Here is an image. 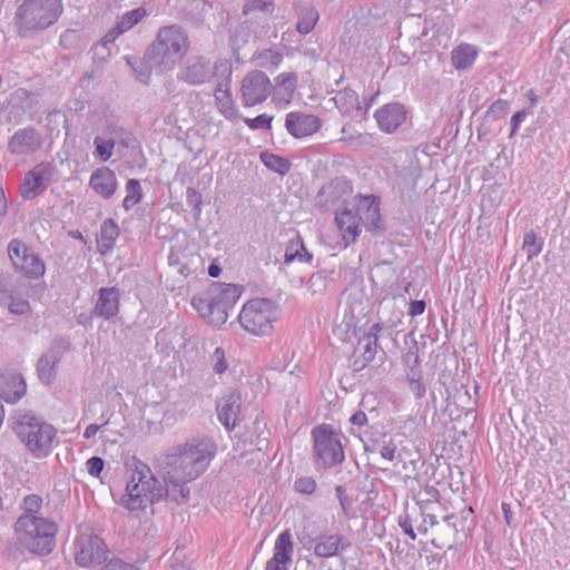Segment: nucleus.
Instances as JSON below:
<instances>
[{"instance_id": "obj_1", "label": "nucleus", "mask_w": 570, "mask_h": 570, "mask_svg": "<svg viewBox=\"0 0 570 570\" xmlns=\"http://www.w3.org/2000/svg\"><path fill=\"white\" fill-rule=\"evenodd\" d=\"M217 446L210 439H200L163 454L158 460V472L171 490V502L180 505L188 502V483L200 476L215 458Z\"/></svg>"}, {"instance_id": "obj_2", "label": "nucleus", "mask_w": 570, "mask_h": 570, "mask_svg": "<svg viewBox=\"0 0 570 570\" xmlns=\"http://www.w3.org/2000/svg\"><path fill=\"white\" fill-rule=\"evenodd\" d=\"M129 466L131 474L120 499V504L126 510L139 513L163 500L171 502L170 488L156 478L148 464L132 458Z\"/></svg>"}, {"instance_id": "obj_3", "label": "nucleus", "mask_w": 570, "mask_h": 570, "mask_svg": "<svg viewBox=\"0 0 570 570\" xmlns=\"http://www.w3.org/2000/svg\"><path fill=\"white\" fill-rule=\"evenodd\" d=\"M335 222L345 246L356 242L361 233V225L372 233L384 230L380 203L374 195H358L355 212L350 208L336 212Z\"/></svg>"}, {"instance_id": "obj_4", "label": "nucleus", "mask_w": 570, "mask_h": 570, "mask_svg": "<svg viewBox=\"0 0 570 570\" xmlns=\"http://www.w3.org/2000/svg\"><path fill=\"white\" fill-rule=\"evenodd\" d=\"M189 49V38L179 24L164 26L158 29L155 40L146 49V59L159 71H170Z\"/></svg>"}, {"instance_id": "obj_5", "label": "nucleus", "mask_w": 570, "mask_h": 570, "mask_svg": "<svg viewBox=\"0 0 570 570\" xmlns=\"http://www.w3.org/2000/svg\"><path fill=\"white\" fill-rule=\"evenodd\" d=\"M12 429L35 458L47 456L52 449L56 429L30 412L18 411L11 417Z\"/></svg>"}, {"instance_id": "obj_6", "label": "nucleus", "mask_w": 570, "mask_h": 570, "mask_svg": "<svg viewBox=\"0 0 570 570\" xmlns=\"http://www.w3.org/2000/svg\"><path fill=\"white\" fill-rule=\"evenodd\" d=\"M14 530L19 543L32 553L47 556L56 546L58 525L42 517L21 514Z\"/></svg>"}, {"instance_id": "obj_7", "label": "nucleus", "mask_w": 570, "mask_h": 570, "mask_svg": "<svg viewBox=\"0 0 570 570\" xmlns=\"http://www.w3.org/2000/svg\"><path fill=\"white\" fill-rule=\"evenodd\" d=\"M61 0H23L16 13V24L21 37L52 26L62 13Z\"/></svg>"}, {"instance_id": "obj_8", "label": "nucleus", "mask_w": 570, "mask_h": 570, "mask_svg": "<svg viewBox=\"0 0 570 570\" xmlns=\"http://www.w3.org/2000/svg\"><path fill=\"white\" fill-rule=\"evenodd\" d=\"M313 458L315 465L331 469L345 460V453L338 434L328 424H321L312 430Z\"/></svg>"}, {"instance_id": "obj_9", "label": "nucleus", "mask_w": 570, "mask_h": 570, "mask_svg": "<svg viewBox=\"0 0 570 570\" xmlns=\"http://www.w3.org/2000/svg\"><path fill=\"white\" fill-rule=\"evenodd\" d=\"M277 320V306L268 298H254L244 304L238 321L248 333L257 336L267 335Z\"/></svg>"}, {"instance_id": "obj_10", "label": "nucleus", "mask_w": 570, "mask_h": 570, "mask_svg": "<svg viewBox=\"0 0 570 570\" xmlns=\"http://www.w3.org/2000/svg\"><path fill=\"white\" fill-rule=\"evenodd\" d=\"M8 256L14 271L26 278L39 279L46 273V264L42 258L19 238H12L9 242Z\"/></svg>"}, {"instance_id": "obj_11", "label": "nucleus", "mask_w": 570, "mask_h": 570, "mask_svg": "<svg viewBox=\"0 0 570 570\" xmlns=\"http://www.w3.org/2000/svg\"><path fill=\"white\" fill-rule=\"evenodd\" d=\"M216 70L218 71L219 79L217 80L214 90L215 105L217 110L228 120L235 121L239 118L238 108L232 96V63L228 59H217Z\"/></svg>"}, {"instance_id": "obj_12", "label": "nucleus", "mask_w": 570, "mask_h": 570, "mask_svg": "<svg viewBox=\"0 0 570 570\" xmlns=\"http://www.w3.org/2000/svg\"><path fill=\"white\" fill-rule=\"evenodd\" d=\"M108 547L90 530L81 532L75 541V561L81 568L100 564L107 559Z\"/></svg>"}, {"instance_id": "obj_13", "label": "nucleus", "mask_w": 570, "mask_h": 570, "mask_svg": "<svg viewBox=\"0 0 570 570\" xmlns=\"http://www.w3.org/2000/svg\"><path fill=\"white\" fill-rule=\"evenodd\" d=\"M208 293L212 298L214 325H223L228 318L229 309L239 299L242 287L235 284L213 282L208 287Z\"/></svg>"}, {"instance_id": "obj_14", "label": "nucleus", "mask_w": 570, "mask_h": 570, "mask_svg": "<svg viewBox=\"0 0 570 570\" xmlns=\"http://www.w3.org/2000/svg\"><path fill=\"white\" fill-rule=\"evenodd\" d=\"M0 306L14 315H27L31 312V305L21 291V284L9 273H0Z\"/></svg>"}, {"instance_id": "obj_15", "label": "nucleus", "mask_w": 570, "mask_h": 570, "mask_svg": "<svg viewBox=\"0 0 570 570\" xmlns=\"http://www.w3.org/2000/svg\"><path fill=\"white\" fill-rule=\"evenodd\" d=\"M273 83L265 72L253 70L242 81L240 96L245 107H254L263 104L271 95Z\"/></svg>"}, {"instance_id": "obj_16", "label": "nucleus", "mask_w": 570, "mask_h": 570, "mask_svg": "<svg viewBox=\"0 0 570 570\" xmlns=\"http://www.w3.org/2000/svg\"><path fill=\"white\" fill-rule=\"evenodd\" d=\"M219 79L216 70V61H212L203 56H190L186 59L178 72V79L190 85L199 86L208 82L212 78Z\"/></svg>"}, {"instance_id": "obj_17", "label": "nucleus", "mask_w": 570, "mask_h": 570, "mask_svg": "<svg viewBox=\"0 0 570 570\" xmlns=\"http://www.w3.org/2000/svg\"><path fill=\"white\" fill-rule=\"evenodd\" d=\"M55 174V166L49 161L36 165L24 176L20 186V194L24 199H32L42 194L51 184Z\"/></svg>"}, {"instance_id": "obj_18", "label": "nucleus", "mask_w": 570, "mask_h": 570, "mask_svg": "<svg viewBox=\"0 0 570 570\" xmlns=\"http://www.w3.org/2000/svg\"><path fill=\"white\" fill-rule=\"evenodd\" d=\"M70 342L67 338H56L49 350L43 353L37 363V373L39 380L49 385L56 377V366L63 354L69 350Z\"/></svg>"}, {"instance_id": "obj_19", "label": "nucleus", "mask_w": 570, "mask_h": 570, "mask_svg": "<svg viewBox=\"0 0 570 570\" xmlns=\"http://www.w3.org/2000/svg\"><path fill=\"white\" fill-rule=\"evenodd\" d=\"M42 146V137L33 127L18 129L8 141V151L14 156H29Z\"/></svg>"}, {"instance_id": "obj_20", "label": "nucleus", "mask_w": 570, "mask_h": 570, "mask_svg": "<svg viewBox=\"0 0 570 570\" xmlns=\"http://www.w3.org/2000/svg\"><path fill=\"white\" fill-rule=\"evenodd\" d=\"M242 403L243 399L240 392L232 390L224 394L216 404L218 420L228 432L233 431L236 426Z\"/></svg>"}, {"instance_id": "obj_21", "label": "nucleus", "mask_w": 570, "mask_h": 570, "mask_svg": "<svg viewBox=\"0 0 570 570\" xmlns=\"http://www.w3.org/2000/svg\"><path fill=\"white\" fill-rule=\"evenodd\" d=\"M104 138L96 137L94 140L96 147V155L102 160L107 161L111 158L115 145L117 141L128 146L129 132L122 127L109 125L104 130Z\"/></svg>"}, {"instance_id": "obj_22", "label": "nucleus", "mask_w": 570, "mask_h": 570, "mask_svg": "<svg viewBox=\"0 0 570 570\" xmlns=\"http://www.w3.org/2000/svg\"><path fill=\"white\" fill-rule=\"evenodd\" d=\"M294 546L289 530H285L277 537L274 546V554L267 561L265 570H289Z\"/></svg>"}, {"instance_id": "obj_23", "label": "nucleus", "mask_w": 570, "mask_h": 570, "mask_svg": "<svg viewBox=\"0 0 570 570\" xmlns=\"http://www.w3.org/2000/svg\"><path fill=\"white\" fill-rule=\"evenodd\" d=\"M374 118L382 131L392 134L405 121L406 110L400 102H390L379 108Z\"/></svg>"}, {"instance_id": "obj_24", "label": "nucleus", "mask_w": 570, "mask_h": 570, "mask_svg": "<svg viewBox=\"0 0 570 570\" xmlns=\"http://www.w3.org/2000/svg\"><path fill=\"white\" fill-rule=\"evenodd\" d=\"M285 127L293 137L303 138L321 128V119L314 115L289 112L285 119Z\"/></svg>"}, {"instance_id": "obj_25", "label": "nucleus", "mask_w": 570, "mask_h": 570, "mask_svg": "<svg viewBox=\"0 0 570 570\" xmlns=\"http://www.w3.org/2000/svg\"><path fill=\"white\" fill-rule=\"evenodd\" d=\"M147 17V10L144 7H138L134 10L125 12L118 18L115 27H112L101 39V46L107 47L114 43L117 38L138 24L144 18Z\"/></svg>"}, {"instance_id": "obj_26", "label": "nucleus", "mask_w": 570, "mask_h": 570, "mask_svg": "<svg viewBox=\"0 0 570 570\" xmlns=\"http://www.w3.org/2000/svg\"><path fill=\"white\" fill-rule=\"evenodd\" d=\"M350 547L351 542L343 534H322L315 539L314 553L320 558H332L338 556Z\"/></svg>"}, {"instance_id": "obj_27", "label": "nucleus", "mask_w": 570, "mask_h": 570, "mask_svg": "<svg viewBox=\"0 0 570 570\" xmlns=\"http://www.w3.org/2000/svg\"><path fill=\"white\" fill-rule=\"evenodd\" d=\"M119 292L115 287H102L99 289V297L92 314L105 320L114 317L118 313Z\"/></svg>"}, {"instance_id": "obj_28", "label": "nucleus", "mask_w": 570, "mask_h": 570, "mask_svg": "<svg viewBox=\"0 0 570 570\" xmlns=\"http://www.w3.org/2000/svg\"><path fill=\"white\" fill-rule=\"evenodd\" d=\"M352 193L351 184L343 178H336L324 185L317 194V199L324 205H335Z\"/></svg>"}, {"instance_id": "obj_29", "label": "nucleus", "mask_w": 570, "mask_h": 570, "mask_svg": "<svg viewBox=\"0 0 570 570\" xmlns=\"http://www.w3.org/2000/svg\"><path fill=\"white\" fill-rule=\"evenodd\" d=\"M298 77L295 72H282L274 79L273 100L289 104L297 87Z\"/></svg>"}, {"instance_id": "obj_30", "label": "nucleus", "mask_w": 570, "mask_h": 570, "mask_svg": "<svg viewBox=\"0 0 570 570\" xmlns=\"http://www.w3.org/2000/svg\"><path fill=\"white\" fill-rule=\"evenodd\" d=\"M27 391V384L21 375H8L0 374V399H3L7 403L18 402Z\"/></svg>"}, {"instance_id": "obj_31", "label": "nucleus", "mask_w": 570, "mask_h": 570, "mask_svg": "<svg viewBox=\"0 0 570 570\" xmlns=\"http://www.w3.org/2000/svg\"><path fill=\"white\" fill-rule=\"evenodd\" d=\"M90 186L104 198H110L115 194L117 187L116 175L108 168L97 169L91 174Z\"/></svg>"}, {"instance_id": "obj_32", "label": "nucleus", "mask_w": 570, "mask_h": 570, "mask_svg": "<svg viewBox=\"0 0 570 570\" xmlns=\"http://www.w3.org/2000/svg\"><path fill=\"white\" fill-rule=\"evenodd\" d=\"M178 8L185 21L200 26L205 21L208 6L205 0H178Z\"/></svg>"}, {"instance_id": "obj_33", "label": "nucleus", "mask_w": 570, "mask_h": 570, "mask_svg": "<svg viewBox=\"0 0 570 570\" xmlns=\"http://www.w3.org/2000/svg\"><path fill=\"white\" fill-rule=\"evenodd\" d=\"M377 338L361 337L355 348V357L353 360V368L355 371L363 370L371 363L377 353Z\"/></svg>"}, {"instance_id": "obj_34", "label": "nucleus", "mask_w": 570, "mask_h": 570, "mask_svg": "<svg viewBox=\"0 0 570 570\" xmlns=\"http://www.w3.org/2000/svg\"><path fill=\"white\" fill-rule=\"evenodd\" d=\"M478 57V49L470 43H461L451 51L452 66L458 70L470 68Z\"/></svg>"}, {"instance_id": "obj_35", "label": "nucleus", "mask_w": 570, "mask_h": 570, "mask_svg": "<svg viewBox=\"0 0 570 570\" xmlns=\"http://www.w3.org/2000/svg\"><path fill=\"white\" fill-rule=\"evenodd\" d=\"M119 236L118 225L111 219H106L100 226V233L97 237L98 248L101 254L110 250L117 237Z\"/></svg>"}, {"instance_id": "obj_36", "label": "nucleus", "mask_w": 570, "mask_h": 570, "mask_svg": "<svg viewBox=\"0 0 570 570\" xmlns=\"http://www.w3.org/2000/svg\"><path fill=\"white\" fill-rule=\"evenodd\" d=\"M125 60L127 65L131 68L137 80H139L141 83L147 85L151 77L153 67L155 66L151 61L146 59V53L144 55L142 58L135 55H128L125 56Z\"/></svg>"}, {"instance_id": "obj_37", "label": "nucleus", "mask_w": 570, "mask_h": 570, "mask_svg": "<svg viewBox=\"0 0 570 570\" xmlns=\"http://www.w3.org/2000/svg\"><path fill=\"white\" fill-rule=\"evenodd\" d=\"M297 12V22L296 30L301 35L309 33L320 19L318 11L312 6H299L296 10Z\"/></svg>"}, {"instance_id": "obj_38", "label": "nucleus", "mask_w": 570, "mask_h": 570, "mask_svg": "<svg viewBox=\"0 0 570 570\" xmlns=\"http://www.w3.org/2000/svg\"><path fill=\"white\" fill-rule=\"evenodd\" d=\"M335 106L344 115H350L360 109L358 95L351 88L338 90L333 97Z\"/></svg>"}, {"instance_id": "obj_39", "label": "nucleus", "mask_w": 570, "mask_h": 570, "mask_svg": "<svg viewBox=\"0 0 570 570\" xmlns=\"http://www.w3.org/2000/svg\"><path fill=\"white\" fill-rule=\"evenodd\" d=\"M274 11L273 0H246L243 6V14L259 18L269 16Z\"/></svg>"}, {"instance_id": "obj_40", "label": "nucleus", "mask_w": 570, "mask_h": 570, "mask_svg": "<svg viewBox=\"0 0 570 570\" xmlns=\"http://www.w3.org/2000/svg\"><path fill=\"white\" fill-rule=\"evenodd\" d=\"M256 65L267 70H274L278 68L283 61V53L274 49H265L255 56Z\"/></svg>"}, {"instance_id": "obj_41", "label": "nucleus", "mask_w": 570, "mask_h": 570, "mask_svg": "<svg viewBox=\"0 0 570 570\" xmlns=\"http://www.w3.org/2000/svg\"><path fill=\"white\" fill-rule=\"evenodd\" d=\"M261 160L268 169L279 175H285L291 169L289 160L275 154L264 151L261 154Z\"/></svg>"}, {"instance_id": "obj_42", "label": "nucleus", "mask_w": 570, "mask_h": 570, "mask_svg": "<svg viewBox=\"0 0 570 570\" xmlns=\"http://www.w3.org/2000/svg\"><path fill=\"white\" fill-rule=\"evenodd\" d=\"M191 306L198 312V314L203 318H205L209 324L214 325V312L210 294L208 292L206 296H194L191 299Z\"/></svg>"}, {"instance_id": "obj_43", "label": "nucleus", "mask_w": 570, "mask_h": 570, "mask_svg": "<svg viewBox=\"0 0 570 570\" xmlns=\"http://www.w3.org/2000/svg\"><path fill=\"white\" fill-rule=\"evenodd\" d=\"M127 196L122 200L126 210L132 208L142 198L141 186L138 179H129L126 184Z\"/></svg>"}, {"instance_id": "obj_44", "label": "nucleus", "mask_w": 570, "mask_h": 570, "mask_svg": "<svg viewBox=\"0 0 570 570\" xmlns=\"http://www.w3.org/2000/svg\"><path fill=\"white\" fill-rule=\"evenodd\" d=\"M406 382L410 391L414 394L415 399L420 400L424 397L426 393V386L422 381V374L420 370L411 368L406 373Z\"/></svg>"}, {"instance_id": "obj_45", "label": "nucleus", "mask_w": 570, "mask_h": 570, "mask_svg": "<svg viewBox=\"0 0 570 570\" xmlns=\"http://www.w3.org/2000/svg\"><path fill=\"white\" fill-rule=\"evenodd\" d=\"M543 247L542 240H538L537 233L534 230H529L524 234L522 248L527 252L528 261H531L533 257L538 256Z\"/></svg>"}, {"instance_id": "obj_46", "label": "nucleus", "mask_w": 570, "mask_h": 570, "mask_svg": "<svg viewBox=\"0 0 570 570\" xmlns=\"http://www.w3.org/2000/svg\"><path fill=\"white\" fill-rule=\"evenodd\" d=\"M397 449L399 443L391 435L384 434L379 450L381 456L387 461H393L396 458Z\"/></svg>"}, {"instance_id": "obj_47", "label": "nucleus", "mask_w": 570, "mask_h": 570, "mask_svg": "<svg viewBox=\"0 0 570 570\" xmlns=\"http://www.w3.org/2000/svg\"><path fill=\"white\" fill-rule=\"evenodd\" d=\"M298 250L305 252V245L303 243V239L299 236H296L295 238L291 239L285 248V263L289 264L294 261H296Z\"/></svg>"}, {"instance_id": "obj_48", "label": "nucleus", "mask_w": 570, "mask_h": 570, "mask_svg": "<svg viewBox=\"0 0 570 570\" xmlns=\"http://www.w3.org/2000/svg\"><path fill=\"white\" fill-rule=\"evenodd\" d=\"M186 203L193 208L195 216L198 217L202 213V194L194 187H188L186 189Z\"/></svg>"}, {"instance_id": "obj_49", "label": "nucleus", "mask_w": 570, "mask_h": 570, "mask_svg": "<svg viewBox=\"0 0 570 570\" xmlns=\"http://www.w3.org/2000/svg\"><path fill=\"white\" fill-rule=\"evenodd\" d=\"M23 514L37 515L42 507V498L37 494H29L23 499Z\"/></svg>"}, {"instance_id": "obj_50", "label": "nucleus", "mask_w": 570, "mask_h": 570, "mask_svg": "<svg viewBox=\"0 0 570 570\" xmlns=\"http://www.w3.org/2000/svg\"><path fill=\"white\" fill-rule=\"evenodd\" d=\"M294 489L302 494H312L316 490V481L311 476L298 478L294 482Z\"/></svg>"}, {"instance_id": "obj_51", "label": "nucleus", "mask_w": 570, "mask_h": 570, "mask_svg": "<svg viewBox=\"0 0 570 570\" xmlns=\"http://www.w3.org/2000/svg\"><path fill=\"white\" fill-rule=\"evenodd\" d=\"M335 494L337 500L340 501V507L342 513L345 518H350V512L352 509V500L346 494V490L343 485L338 484L335 487Z\"/></svg>"}, {"instance_id": "obj_52", "label": "nucleus", "mask_w": 570, "mask_h": 570, "mask_svg": "<svg viewBox=\"0 0 570 570\" xmlns=\"http://www.w3.org/2000/svg\"><path fill=\"white\" fill-rule=\"evenodd\" d=\"M212 362H213V370L217 374H223L228 368V364L225 358V353L222 347L215 348V351L212 355Z\"/></svg>"}, {"instance_id": "obj_53", "label": "nucleus", "mask_w": 570, "mask_h": 570, "mask_svg": "<svg viewBox=\"0 0 570 570\" xmlns=\"http://www.w3.org/2000/svg\"><path fill=\"white\" fill-rule=\"evenodd\" d=\"M509 111V102L503 99L495 100L487 110V116L494 119L505 116Z\"/></svg>"}, {"instance_id": "obj_54", "label": "nucleus", "mask_w": 570, "mask_h": 570, "mask_svg": "<svg viewBox=\"0 0 570 570\" xmlns=\"http://www.w3.org/2000/svg\"><path fill=\"white\" fill-rule=\"evenodd\" d=\"M245 122L250 129H267L271 128L272 117L262 114L253 119L245 118Z\"/></svg>"}, {"instance_id": "obj_55", "label": "nucleus", "mask_w": 570, "mask_h": 570, "mask_svg": "<svg viewBox=\"0 0 570 570\" xmlns=\"http://www.w3.org/2000/svg\"><path fill=\"white\" fill-rule=\"evenodd\" d=\"M87 471L90 475L92 476H99V474L101 473V471L104 470V466H105V462L99 456H92L90 458L87 463Z\"/></svg>"}, {"instance_id": "obj_56", "label": "nucleus", "mask_w": 570, "mask_h": 570, "mask_svg": "<svg viewBox=\"0 0 570 570\" xmlns=\"http://www.w3.org/2000/svg\"><path fill=\"white\" fill-rule=\"evenodd\" d=\"M404 362L406 365L410 366V370L411 368H415V370H420L419 368V365H420V357H419V354H417V347L414 346L413 348H410L405 355H404Z\"/></svg>"}, {"instance_id": "obj_57", "label": "nucleus", "mask_w": 570, "mask_h": 570, "mask_svg": "<svg viewBox=\"0 0 570 570\" xmlns=\"http://www.w3.org/2000/svg\"><path fill=\"white\" fill-rule=\"evenodd\" d=\"M399 525L402 528L404 533H406L412 540L416 539V534L413 530L412 520L409 514L401 517L399 520Z\"/></svg>"}, {"instance_id": "obj_58", "label": "nucleus", "mask_w": 570, "mask_h": 570, "mask_svg": "<svg viewBox=\"0 0 570 570\" xmlns=\"http://www.w3.org/2000/svg\"><path fill=\"white\" fill-rule=\"evenodd\" d=\"M426 303L423 299L412 301L409 307V315L412 317L419 316L424 313Z\"/></svg>"}, {"instance_id": "obj_59", "label": "nucleus", "mask_w": 570, "mask_h": 570, "mask_svg": "<svg viewBox=\"0 0 570 570\" xmlns=\"http://www.w3.org/2000/svg\"><path fill=\"white\" fill-rule=\"evenodd\" d=\"M525 117H527L525 110H519L512 116L510 137H512L518 131L520 124L525 119Z\"/></svg>"}, {"instance_id": "obj_60", "label": "nucleus", "mask_w": 570, "mask_h": 570, "mask_svg": "<svg viewBox=\"0 0 570 570\" xmlns=\"http://www.w3.org/2000/svg\"><path fill=\"white\" fill-rule=\"evenodd\" d=\"M428 524H430L431 527H433L434 524H436V518L435 515L433 514H424L423 517V522L421 525H419V531L420 532H423V533H426L428 532Z\"/></svg>"}, {"instance_id": "obj_61", "label": "nucleus", "mask_w": 570, "mask_h": 570, "mask_svg": "<svg viewBox=\"0 0 570 570\" xmlns=\"http://www.w3.org/2000/svg\"><path fill=\"white\" fill-rule=\"evenodd\" d=\"M350 421L354 425L363 426L367 422V416L364 412L357 411L351 416Z\"/></svg>"}, {"instance_id": "obj_62", "label": "nucleus", "mask_w": 570, "mask_h": 570, "mask_svg": "<svg viewBox=\"0 0 570 570\" xmlns=\"http://www.w3.org/2000/svg\"><path fill=\"white\" fill-rule=\"evenodd\" d=\"M102 428V425H98V424H89L85 432H83V438L85 439H91L94 438L97 432Z\"/></svg>"}, {"instance_id": "obj_63", "label": "nucleus", "mask_w": 570, "mask_h": 570, "mask_svg": "<svg viewBox=\"0 0 570 570\" xmlns=\"http://www.w3.org/2000/svg\"><path fill=\"white\" fill-rule=\"evenodd\" d=\"M383 326L380 323H375L370 327V331L364 335L366 338H377L379 333L382 331Z\"/></svg>"}, {"instance_id": "obj_64", "label": "nucleus", "mask_w": 570, "mask_h": 570, "mask_svg": "<svg viewBox=\"0 0 570 570\" xmlns=\"http://www.w3.org/2000/svg\"><path fill=\"white\" fill-rule=\"evenodd\" d=\"M313 259V255L305 248L304 250H298V255L296 261L304 262V263H311Z\"/></svg>"}]
</instances>
